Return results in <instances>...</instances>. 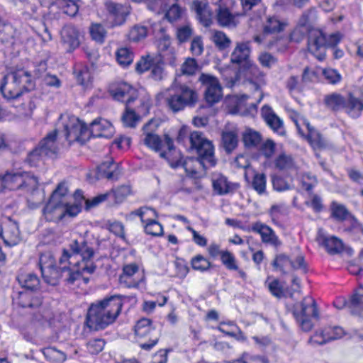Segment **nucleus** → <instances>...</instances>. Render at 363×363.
<instances>
[{
	"label": "nucleus",
	"instance_id": "nucleus-1",
	"mask_svg": "<svg viewBox=\"0 0 363 363\" xmlns=\"http://www.w3.org/2000/svg\"><path fill=\"white\" fill-rule=\"evenodd\" d=\"M123 298V296L113 295L92 303L86 313L85 323L87 327L99 330L113 323L121 312Z\"/></svg>",
	"mask_w": 363,
	"mask_h": 363
},
{
	"label": "nucleus",
	"instance_id": "nucleus-2",
	"mask_svg": "<svg viewBox=\"0 0 363 363\" xmlns=\"http://www.w3.org/2000/svg\"><path fill=\"white\" fill-rule=\"evenodd\" d=\"M189 140L191 147L196 149L198 157H187L184 160L180 158L174 163H172L171 166L174 168L182 166L188 176L195 178L197 171L195 168H191L189 163L197 162L205 169L214 167L216 164V160L214 158V146L212 142L206 138L203 133L200 131L192 132L190 134Z\"/></svg>",
	"mask_w": 363,
	"mask_h": 363
},
{
	"label": "nucleus",
	"instance_id": "nucleus-3",
	"mask_svg": "<svg viewBox=\"0 0 363 363\" xmlns=\"http://www.w3.org/2000/svg\"><path fill=\"white\" fill-rule=\"evenodd\" d=\"M21 290H13V301L19 307L38 310L43 303V296L38 293L40 290V279L33 273H21L16 278Z\"/></svg>",
	"mask_w": 363,
	"mask_h": 363
},
{
	"label": "nucleus",
	"instance_id": "nucleus-4",
	"mask_svg": "<svg viewBox=\"0 0 363 363\" xmlns=\"http://www.w3.org/2000/svg\"><path fill=\"white\" fill-rule=\"evenodd\" d=\"M22 189L30 192L32 196H40L36 200L35 198H28V203L32 202V208L38 207L44 199V195L38 189V180L34 175L28 172H7L0 175V192L4 190Z\"/></svg>",
	"mask_w": 363,
	"mask_h": 363
},
{
	"label": "nucleus",
	"instance_id": "nucleus-5",
	"mask_svg": "<svg viewBox=\"0 0 363 363\" xmlns=\"http://www.w3.org/2000/svg\"><path fill=\"white\" fill-rule=\"evenodd\" d=\"M60 263V266L57 267L51 254H42L39 259V266L45 281L55 286L62 278L69 284H73L80 279L81 272L79 270L72 269L69 266Z\"/></svg>",
	"mask_w": 363,
	"mask_h": 363
},
{
	"label": "nucleus",
	"instance_id": "nucleus-6",
	"mask_svg": "<svg viewBox=\"0 0 363 363\" xmlns=\"http://www.w3.org/2000/svg\"><path fill=\"white\" fill-rule=\"evenodd\" d=\"M35 86V84L30 73L23 69H19L3 78L0 91L5 99H15L21 96L23 91H30L34 89Z\"/></svg>",
	"mask_w": 363,
	"mask_h": 363
},
{
	"label": "nucleus",
	"instance_id": "nucleus-7",
	"mask_svg": "<svg viewBox=\"0 0 363 363\" xmlns=\"http://www.w3.org/2000/svg\"><path fill=\"white\" fill-rule=\"evenodd\" d=\"M323 104L332 112L345 110L352 118L359 117L363 110V103L352 94H349L347 98L337 92L326 94Z\"/></svg>",
	"mask_w": 363,
	"mask_h": 363
},
{
	"label": "nucleus",
	"instance_id": "nucleus-8",
	"mask_svg": "<svg viewBox=\"0 0 363 363\" xmlns=\"http://www.w3.org/2000/svg\"><path fill=\"white\" fill-rule=\"evenodd\" d=\"M340 39L341 36L338 33L327 35L319 29L312 28L308 30V50L318 60L322 61L325 57L323 50L327 48H335Z\"/></svg>",
	"mask_w": 363,
	"mask_h": 363
},
{
	"label": "nucleus",
	"instance_id": "nucleus-9",
	"mask_svg": "<svg viewBox=\"0 0 363 363\" xmlns=\"http://www.w3.org/2000/svg\"><path fill=\"white\" fill-rule=\"evenodd\" d=\"M292 313L303 331H310L313 327L312 318L318 319L317 304L312 298L305 297L294 304Z\"/></svg>",
	"mask_w": 363,
	"mask_h": 363
},
{
	"label": "nucleus",
	"instance_id": "nucleus-10",
	"mask_svg": "<svg viewBox=\"0 0 363 363\" xmlns=\"http://www.w3.org/2000/svg\"><path fill=\"white\" fill-rule=\"evenodd\" d=\"M198 94L195 90L185 84L177 86L174 92L167 99L169 108L174 113L184 110L186 107H194L198 101Z\"/></svg>",
	"mask_w": 363,
	"mask_h": 363
},
{
	"label": "nucleus",
	"instance_id": "nucleus-11",
	"mask_svg": "<svg viewBox=\"0 0 363 363\" xmlns=\"http://www.w3.org/2000/svg\"><path fill=\"white\" fill-rule=\"evenodd\" d=\"M95 255L94 249L84 238L72 240L68 245V248H64L59 262L62 264L68 262L71 264L70 259L74 256L79 255L82 262H89Z\"/></svg>",
	"mask_w": 363,
	"mask_h": 363
},
{
	"label": "nucleus",
	"instance_id": "nucleus-12",
	"mask_svg": "<svg viewBox=\"0 0 363 363\" xmlns=\"http://www.w3.org/2000/svg\"><path fill=\"white\" fill-rule=\"evenodd\" d=\"M251 47L250 41L237 42L230 55V62L238 66L240 73L249 70L253 65L250 59Z\"/></svg>",
	"mask_w": 363,
	"mask_h": 363
},
{
	"label": "nucleus",
	"instance_id": "nucleus-13",
	"mask_svg": "<svg viewBox=\"0 0 363 363\" xmlns=\"http://www.w3.org/2000/svg\"><path fill=\"white\" fill-rule=\"evenodd\" d=\"M199 81L206 87L204 97L209 106H213L220 101L223 96L222 87L216 77L202 73Z\"/></svg>",
	"mask_w": 363,
	"mask_h": 363
},
{
	"label": "nucleus",
	"instance_id": "nucleus-14",
	"mask_svg": "<svg viewBox=\"0 0 363 363\" xmlns=\"http://www.w3.org/2000/svg\"><path fill=\"white\" fill-rule=\"evenodd\" d=\"M104 6L111 28L121 26L125 23L130 14V8L127 5L106 0Z\"/></svg>",
	"mask_w": 363,
	"mask_h": 363
},
{
	"label": "nucleus",
	"instance_id": "nucleus-15",
	"mask_svg": "<svg viewBox=\"0 0 363 363\" xmlns=\"http://www.w3.org/2000/svg\"><path fill=\"white\" fill-rule=\"evenodd\" d=\"M109 92L114 99L125 102L126 106L130 104L138 97V90L126 82H121L112 86Z\"/></svg>",
	"mask_w": 363,
	"mask_h": 363
},
{
	"label": "nucleus",
	"instance_id": "nucleus-16",
	"mask_svg": "<svg viewBox=\"0 0 363 363\" xmlns=\"http://www.w3.org/2000/svg\"><path fill=\"white\" fill-rule=\"evenodd\" d=\"M213 191L220 196L234 194L240 186L239 183L231 182L220 173H213L211 176Z\"/></svg>",
	"mask_w": 363,
	"mask_h": 363
},
{
	"label": "nucleus",
	"instance_id": "nucleus-17",
	"mask_svg": "<svg viewBox=\"0 0 363 363\" xmlns=\"http://www.w3.org/2000/svg\"><path fill=\"white\" fill-rule=\"evenodd\" d=\"M135 335L140 339H146L147 336L152 337V344L157 343L160 337V330L157 329L148 318H141L135 325Z\"/></svg>",
	"mask_w": 363,
	"mask_h": 363
},
{
	"label": "nucleus",
	"instance_id": "nucleus-18",
	"mask_svg": "<svg viewBox=\"0 0 363 363\" xmlns=\"http://www.w3.org/2000/svg\"><path fill=\"white\" fill-rule=\"evenodd\" d=\"M57 135L58 131L55 129L48 133L36 145L41 152L48 157H55L58 153Z\"/></svg>",
	"mask_w": 363,
	"mask_h": 363
},
{
	"label": "nucleus",
	"instance_id": "nucleus-19",
	"mask_svg": "<svg viewBox=\"0 0 363 363\" xmlns=\"http://www.w3.org/2000/svg\"><path fill=\"white\" fill-rule=\"evenodd\" d=\"M240 16L241 14L238 13H233L228 7L219 6L216 9V19L219 26L233 29L240 23Z\"/></svg>",
	"mask_w": 363,
	"mask_h": 363
},
{
	"label": "nucleus",
	"instance_id": "nucleus-20",
	"mask_svg": "<svg viewBox=\"0 0 363 363\" xmlns=\"http://www.w3.org/2000/svg\"><path fill=\"white\" fill-rule=\"evenodd\" d=\"M61 42L67 52H71L79 45V31L71 24L65 26L61 31Z\"/></svg>",
	"mask_w": 363,
	"mask_h": 363
},
{
	"label": "nucleus",
	"instance_id": "nucleus-21",
	"mask_svg": "<svg viewBox=\"0 0 363 363\" xmlns=\"http://www.w3.org/2000/svg\"><path fill=\"white\" fill-rule=\"evenodd\" d=\"M262 116L265 123L274 133L281 136L286 135L283 121L274 112L269 106L264 105L262 108Z\"/></svg>",
	"mask_w": 363,
	"mask_h": 363
},
{
	"label": "nucleus",
	"instance_id": "nucleus-22",
	"mask_svg": "<svg viewBox=\"0 0 363 363\" xmlns=\"http://www.w3.org/2000/svg\"><path fill=\"white\" fill-rule=\"evenodd\" d=\"M64 211V201L50 198L43 211L47 221L58 222L65 217Z\"/></svg>",
	"mask_w": 363,
	"mask_h": 363
},
{
	"label": "nucleus",
	"instance_id": "nucleus-23",
	"mask_svg": "<svg viewBox=\"0 0 363 363\" xmlns=\"http://www.w3.org/2000/svg\"><path fill=\"white\" fill-rule=\"evenodd\" d=\"M113 130L112 124L101 118H96L90 123L89 132L93 138H110L113 135Z\"/></svg>",
	"mask_w": 363,
	"mask_h": 363
},
{
	"label": "nucleus",
	"instance_id": "nucleus-24",
	"mask_svg": "<svg viewBox=\"0 0 363 363\" xmlns=\"http://www.w3.org/2000/svg\"><path fill=\"white\" fill-rule=\"evenodd\" d=\"M121 173L118 164L115 163L113 159H110L97 167L96 177L98 179L105 178L114 181L118 179Z\"/></svg>",
	"mask_w": 363,
	"mask_h": 363
},
{
	"label": "nucleus",
	"instance_id": "nucleus-25",
	"mask_svg": "<svg viewBox=\"0 0 363 363\" xmlns=\"http://www.w3.org/2000/svg\"><path fill=\"white\" fill-rule=\"evenodd\" d=\"M191 9L195 11L196 18L204 27H208L211 24L212 12L207 2L199 0L194 1Z\"/></svg>",
	"mask_w": 363,
	"mask_h": 363
},
{
	"label": "nucleus",
	"instance_id": "nucleus-26",
	"mask_svg": "<svg viewBox=\"0 0 363 363\" xmlns=\"http://www.w3.org/2000/svg\"><path fill=\"white\" fill-rule=\"evenodd\" d=\"M252 230L259 233L261 235L262 241L264 243H269L274 246L281 244L274 230L264 223L261 222L255 223L252 226Z\"/></svg>",
	"mask_w": 363,
	"mask_h": 363
},
{
	"label": "nucleus",
	"instance_id": "nucleus-27",
	"mask_svg": "<svg viewBox=\"0 0 363 363\" xmlns=\"http://www.w3.org/2000/svg\"><path fill=\"white\" fill-rule=\"evenodd\" d=\"M317 240L320 243L330 255L340 253L343 250V242L337 237H328L319 232Z\"/></svg>",
	"mask_w": 363,
	"mask_h": 363
},
{
	"label": "nucleus",
	"instance_id": "nucleus-28",
	"mask_svg": "<svg viewBox=\"0 0 363 363\" xmlns=\"http://www.w3.org/2000/svg\"><path fill=\"white\" fill-rule=\"evenodd\" d=\"M1 236L6 245H16L21 240L20 231L17 223H11L6 226Z\"/></svg>",
	"mask_w": 363,
	"mask_h": 363
},
{
	"label": "nucleus",
	"instance_id": "nucleus-29",
	"mask_svg": "<svg viewBox=\"0 0 363 363\" xmlns=\"http://www.w3.org/2000/svg\"><path fill=\"white\" fill-rule=\"evenodd\" d=\"M238 143L237 130H223L222 132L220 145L227 154L232 153L237 148Z\"/></svg>",
	"mask_w": 363,
	"mask_h": 363
},
{
	"label": "nucleus",
	"instance_id": "nucleus-30",
	"mask_svg": "<svg viewBox=\"0 0 363 363\" xmlns=\"http://www.w3.org/2000/svg\"><path fill=\"white\" fill-rule=\"evenodd\" d=\"M350 313L363 318V286L357 289L349 301Z\"/></svg>",
	"mask_w": 363,
	"mask_h": 363
},
{
	"label": "nucleus",
	"instance_id": "nucleus-31",
	"mask_svg": "<svg viewBox=\"0 0 363 363\" xmlns=\"http://www.w3.org/2000/svg\"><path fill=\"white\" fill-rule=\"evenodd\" d=\"M287 26V23L281 21L276 16L267 18L263 28L264 35L279 33L283 31Z\"/></svg>",
	"mask_w": 363,
	"mask_h": 363
},
{
	"label": "nucleus",
	"instance_id": "nucleus-32",
	"mask_svg": "<svg viewBox=\"0 0 363 363\" xmlns=\"http://www.w3.org/2000/svg\"><path fill=\"white\" fill-rule=\"evenodd\" d=\"M344 231L354 240H359L363 237V224L354 216L350 215V225Z\"/></svg>",
	"mask_w": 363,
	"mask_h": 363
},
{
	"label": "nucleus",
	"instance_id": "nucleus-33",
	"mask_svg": "<svg viewBox=\"0 0 363 363\" xmlns=\"http://www.w3.org/2000/svg\"><path fill=\"white\" fill-rule=\"evenodd\" d=\"M42 352L51 363H63L67 359V356L63 352L57 350L54 347L43 348Z\"/></svg>",
	"mask_w": 363,
	"mask_h": 363
},
{
	"label": "nucleus",
	"instance_id": "nucleus-34",
	"mask_svg": "<svg viewBox=\"0 0 363 363\" xmlns=\"http://www.w3.org/2000/svg\"><path fill=\"white\" fill-rule=\"evenodd\" d=\"M211 40L220 51L228 48L232 43L227 35L221 30H214L211 36Z\"/></svg>",
	"mask_w": 363,
	"mask_h": 363
},
{
	"label": "nucleus",
	"instance_id": "nucleus-35",
	"mask_svg": "<svg viewBox=\"0 0 363 363\" xmlns=\"http://www.w3.org/2000/svg\"><path fill=\"white\" fill-rule=\"evenodd\" d=\"M244 145L247 148L257 147L262 141V136L259 133L251 129L247 130L242 134Z\"/></svg>",
	"mask_w": 363,
	"mask_h": 363
},
{
	"label": "nucleus",
	"instance_id": "nucleus-36",
	"mask_svg": "<svg viewBox=\"0 0 363 363\" xmlns=\"http://www.w3.org/2000/svg\"><path fill=\"white\" fill-rule=\"evenodd\" d=\"M272 265L276 269H279L283 274H286V269H292V259L284 253L276 255Z\"/></svg>",
	"mask_w": 363,
	"mask_h": 363
},
{
	"label": "nucleus",
	"instance_id": "nucleus-37",
	"mask_svg": "<svg viewBox=\"0 0 363 363\" xmlns=\"http://www.w3.org/2000/svg\"><path fill=\"white\" fill-rule=\"evenodd\" d=\"M144 224V230L147 234L152 236H160L163 234L162 225L155 219L148 218Z\"/></svg>",
	"mask_w": 363,
	"mask_h": 363
},
{
	"label": "nucleus",
	"instance_id": "nucleus-38",
	"mask_svg": "<svg viewBox=\"0 0 363 363\" xmlns=\"http://www.w3.org/2000/svg\"><path fill=\"white\" fill-rule=\"evenodd\" d=\"M316 17L315 8L311 7L310 9L303 12L297 23L301 26H303L308 29H312V28H311V24L316 19Z\"/></svg>",
	"mask_w": 363,
	"mask_h": 363
},
{
	"label": "nucleus",
	"instance_id": "nucleus-39",
	"mask_svg": "<svg viewBox=\"0 0 363 363\" xmlns=\"http://www.w3.org/2000/svg\"><path fill=\"white\" fill-rule=\"evenodd\" d=\"M191 265L193 269L200 272H206L212 267L211 262L201 255L192 257Z\"/></svg>",
	"mask_w": 363,
	"mask_h": 363
},
{
	"label": "nucleus",
	"instance_id": "nucleus-40",
	"mask_svg": "<svg viewBox=\"0 0 363 363\" xmlns=\"http://www.w3.org/2000/svg\"><path fill=\"white\" fill-rule=\"evenodd\" d=\"M307 128L308 130V136L311 143L319 148L325 147L327 143L323 135L315 128L311 127L308 123Z\"/></svg>",
	"mask_w": 363,
	"mask_h": 363
},
{
	"label": "nucleus",
	"instance_id": "nucleus-41",
	"mask_svg": "<svg viewBox=\"0 0 363 363\" xmlns=\"http://www.w3.org/2000/svg\"><path fill=\"white\" fill-rule=\"evenodd\" d=\"M16 29L10 23L2 22L0 25V40L2 43H9L15 38Z\"/></svg>",
	"mask_w": 363,
	"mask_h": 363
},
{
	"label": "nucleus",
	"instance_id": "nucleus-42",
	"mask_svg": "<svg viewBox=\"0 0 363 363\" xmlns=\"http://www.w3.org/2000/svg\"><path fill=\"white\" fill-rule=\"evenodd\" d=\"M45 157L46 156L35 146L28 153L25 162L29 166L36 167L39 166Z\"/></svg>",
	"mask_w": 363,
	"mask_h": 363
},
{
	"label": "nucleus",
	"instance_id": "nucleus-43",
	"mask_svg": "<svg viewBox=\"0 0 363 363\" xmlns=\"http://www.w3.org/2000/svg\"><path fill=\"white\" fill-rule=\"evenodd\" d=\"M116 60L121 65L128 66L133 60V53L127 48H121L116 52Z\"/></svg>",
	"mask_w": 363,
	"mask_h": 363
},
{
	"label": "nucleus",
	"instance_id": "nucleus-44",
	"mask_svg": "<svg viewBox=\"0 0 363 363\" xmlns=\"http://www.w3.org/2000/svg\"><path fill=\"white\" fill-rule=\"evenodd\" d=\"M143 142L147 147L154 150L156 152H158L161 150L162 141L160 137L156 134H154L151 132L147 133L145 134Z\"/></svg>",
	"mask_w": 363,
	"mask_h": 363
},
{
	"label": "nucleus",
	"instance_id": "nucleus-45",
	"mask_svg": "<svg viewBox=\"0 0 363 363\" xmlns=\"http://www.w3.org/2000/svg\"><path fill=\"white\" fill-rule=\"evenodd\" d=\"M350 213L346 207L342 204H337L335 202L332 203V216L338 221H343L349 217Z\"/></svg>",
	"mask_w": 363,
	"mask_h": 363
},
{
	"label": "nucleus",
	"instance_id": "nucleus-46",
	"mask_svg": "<svg viewBox=\"0 0 363 363\" xmlns=\"http://www.w3.org/2000/svg\"><path fill=\"white\" fill-rule=\"evenodd\" d=\"M138 120L139 116L135 113V111L130 108L128 106H125V111L122 116V121L124 125L127 127L134 128Z\"/></svg>",
	"mask_w": 363,
	"mask_h": 363
},
{
	"label": "nucleus",
	"instance_id": "nucleus-47",
	"mask_svg": "<svg viewBox=\"0 0 363 363\" xmlns=\"http://www.w3.org/2000/svg\"><path fill=\"white\" fill-rule=\"evenodd\" d=\"M267 48L275 50L277 52H284L287 49L286 39L282 36H277L269 40L267 43Z\"/></svg>",
	"mask_w": 363,
	"mask_h": 363
},
{
	"label": "nucleus",
	"instance_id": "nucleus-48",
	"mask_svg": "<svg viewBox=\"0 0 363 363\" xmlns=\"http://www.w3.org/2000/svg\"><path fill=\"white\" fill-rule=\"evenodd\" d=\"M275 166L280 170L291 169L294 166V160L291 155L281 153L276 159Z\"/></svg>",
	"mask_w": 363,
	"mask_h": 363
},
{
	"label": "nucleus",
	"instance_id": "nucleus-49",
	"mask_svg": "<svg viewBox=\"0 0 363 363\" xmlns=\"http://www.w3.org/2000/svg\"><path fill=\"white\" fill-rule=\"evenodd\" d=\"M252 188L259 194H262L266 191V175L263 173H257L254 175Z\"/></svg>",
	"mask_w": 363,
	"mask_h": 363
},
{
	"label": "nucleus",
	"instance_id": "nucleus-50",
	"mask_svg": "<svg viewBox=\"0 0 363 363\" xmlns=\"http://www.w3.org/2000/svg\"><path fill=\"white\" fill-rule=\"evenodd\" d=\"M76 1L77 0L63 1L58 6L61 8L64 13L71 17H74L77 15L79 11V6Z\"/></svg>",
	"mask_w": 363,
	"mask_h": 363
},
{
	"label": "nucleus",
	"instance_id": "nucleus-51",
	"mask_svg": "<svg viewBox=\"0 0 363 363\" xmlns=\"http://www.w3.org/2000/svg\"><path fill=\"white\" fill-rule=\"evenodd\" d=\"M147 35V28L141 26H133L129 33L128 39L130 41L138 42L140 40L145 38Z\"/></svg>",
	"mask_w": 363,
	"mask_h": 363
},
{
	"label": "nucleus",
	"instance_id": "nucleus-52",
	"mask_svg": "<svg viewBox=\"0 0 363 363\" xmlns=\"http://www.w3.org/2000/svg\"><path fill=\"white\" fill-rule=\"evenodd\" d=\"M310 29L306 28L303 26H301L297 23V26L294 28V29L291 32L289 35V40L291 42H294L296 43H301L306 37V34L308 33Z\"/></svg>",
	"mask_w": 363,
	"mask_h": 363
},
{
	"label": "nucleus",
	"instance_id": "nucleus-53",
	"mask_svg": "<svg viewBox=\"0 0 363 363\" xmlns=\"http://www.w3.org/2000/svg\"><path fill=\"white\" fill-rule=\"evenodd\" d=\"M90 34L94 40L102 43L104 41L106 30L99 23L92 24L90 27Z\"/></svg>",
	"mask_w": 363,
	"mask_h": 363
},
{
	"label": "nucleus",
	"instance_id": "nucleus-54",
	"mask_svg": "<svg viewBox=\"0 0 363 363\" xmlns=\"http://www.w3.org/2000/svg\"><path fill=\"white\" fill-rule=\"evenodd\" d=\"M204 50L203 37L196 35L193 37L191 41L190 51L194 56H200Z\"/></svg>",
	"mask_w": 363,
	"mask_h": 363
},
{
	"label": "nucleus",
	"instance_id": "nucleus-55",
	"mask_svg": "<svg viewBox=\"0 0 363 363\" xmlns=\"http://www.w3.org/2000/svg\"><path fill=\"white\" fill-rule=\"evenodd\" d=\"M192 35L193 29L189 25L182 26L177 30V38L179 43L189 41Z\"/></svg>",
	"mask_w": 363,
	"mask_h": 363
},
{
	"label": "nucleus",
	"instance_id": "nucleus-56",
	"mask_svg": "<svg viewBox=\"0 0 363 363\" xmlns=\"http://www.w3.org/2000/svg\"><path fill=\"white\" fill-rule=\"evenodd\" d=\"M223 265L229 270H238V266L236 264L234 255L228 250L222 252L220 257Z\"/></svg>",
	"mask_w": 363,
	"mask_h": 363
},
{
	"label": "nucleus",
	"instance_id": "nucleus-57",
	"mask_svg": "<svg viewBox=\"0 0 363 363\" xmlns=\"http://www.w3.org/2000/svg\"><path fill=\"white\" fill-rule=\"evenodd\" d=\"M66 137L68 138L72 134H74V139L79 140V136L82 135L88 130V128L85 123H79L72 125L69 130L68 126H65Z\"/></svg>",
	"mask_w": 363,
	"mask_h": 363
},
{
	"label": "nucleus",
	"instance_id": "nucleus-58",
	"mask_svg": "<svg viewBox=\"0 0 363 363\" xmlns=\"http://www.w3.org/2000/svg\"><path fill=\"white\" fill-rule=\"evenodd\" d=\"M105 346V341L102 339L90 340L87 345V350L91 354H97L101 352Z\"/></svg>",
	"mask_w": 363,
	"mask_h": 363
},
{
	"label": "nucleus",
	"instance_id": "nucleus-59",
	"mask_svg": "<svg viewBox=\"0 0 363 363\" xmlns=\"http://www.w3.org/2000/svg\"><path fill=\"white\" fill-rule=\"evenodd\" d=\"M198 64L194 58H188L182 65V72L184 74L192 75L198 69Z\"/></svg>",
	"mask_w": 363,
	"mask_h": 363
},
{
	"label": "nucleus",
	"instance_id": "nucleus-60",
	"mask_svg": "<svg viewBox=\"0 0 363 363\" xmlns=\"http://www.w3.org/2000/svg\"><path fill=\"white\" fill-rule=\"evenodd\" d=\"M323 75L328 83L333 84L340 82L342 79L340 74L336 69L331 68L323 69Z\"/></svg>",
	"mask_w": 363,
	"mask_h": 363
},
{
	"label": "nucleus",
	"instance_id": "nucleus-61",
	"mask_svg": "<svg viewBox=\"0 0 363 363\" xmlns=\"http://www.w3.org/2000/svg\"><path fill=\"white\" fill-rule=\"evenodd\" d=\"M258 60L263 67L267 68L272 67L277 62V59L271 53L267 52L260 53Z\"/></svg>",
	"mask_w": 363,
	"mask_h": 363
},
{
	"label": "nucleus",
	"instance_id": "nucleus-62",
	"mask_svg": "<svg viewBox=\"0 0 363 363\" xmlns=\"http://www.w3.org/2000/svg\"><path fill=\"white\" fill-rule=\"evenodd\" d=\"M276 144L271 140L267 139L261 146L260 151L266 158H270L275 152Z\"/></svg>",
	"mask_w": 363,
	"mask_h": 363
},
{
	"label": "nucleus",
	"instance_id": "nucleus-63",
	"mask_svg": "<svg viewBox=\"0 0 363 363\" xmlns=\"http://www.w3.org/2000/svg\"><path fill=\"white\" fill-rule=\"evenodd\" d=\"M81 203H74L70 204L67 201H64L65 216H69V217H74L81 211Z\"/></svg>",
	"mask_w": 363,
	"mask_h": 363
},
{
	"label": "nucleus",
	"instance_id": "nucleus-64",
	"mask_svg": "<svg viewBox=\"0 0 363 363\" xmlns=\"http://www.w3.org/2000/svg\"><path fill=\"white\" fill-rule=\"evenodd\" d=\"M152 63L153 62L149 55L147 57H142L135 65V70L140 74L143 73L150 69Z\"/></svg>",
	"mask_w": 363,
	"mask_h": 363
}]
</instances>
